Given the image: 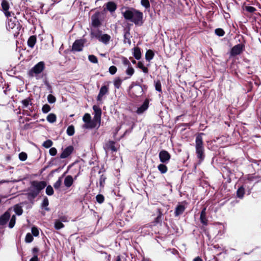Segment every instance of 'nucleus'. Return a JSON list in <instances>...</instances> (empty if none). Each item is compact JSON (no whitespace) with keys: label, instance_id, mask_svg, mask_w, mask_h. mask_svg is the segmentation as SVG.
<instances>
[{"label":"nucleus","instance_id":"obj_1","mask_svg":"<svg viewBox=\"0 0 261 261\" xmlns=\"http://www.w3.org/2000/svg\"><path fill=\"white\" fill-rule=\"evenodd\" d=\"M123 16L126 20L134 22L136 25H141L143 24V13L135 9H128L123 12Z\"/></svg>","mask_w":261,"mask_h":261},{"label":"nucleus","instance_id":"obj_2","mask_svg":"<svg viewBox=\"0 0 261 261\" xmlns=\"http://www.w3.org/2000/svg\"><path fill=\"white\" fill-rule=\"evenodd\" d=\"M46 186L45 181L34 180L31 182V186L29 188L28 194L33 198L37 196L40 191Z\"/></svg>","mask_w":261,"mask_h":261},{"label":"nucleus","instance_id":"obj_3","mask_svg":"<svg viewBox=\"0 0 261 261\" xmlns=\"http://www.w3.org/2000/svg\"><path fill=\"white\" fill-rule=\"evenodd\" d=\"M203 133H199L196 137L195 140V149L196 153L197 158L200 160L202 161L204 158V146L202 140V135Z\"/></svg>","mask_w":261,"mask_h":261},{"label":"nucleus","instance_id":"obj_4","mask_svg":"<svg viewBox=\"0 0 261 261\" xmlns=\"http://www.w3.org/2000/svg\"><path fill=\"white\" fill-rule=\"evenodd\" d=\"M32 100L33 98L31 97H27L20 101L22 105V109L24 112V113L28 116H30L31 113L33 112L34 111V109L32 107Z\"/></svg>","mask_w":261,"mask_h":261},{"label":"nucleus","instance_id":"obj_5","mask_svg":"<svg viewBox=\"0 0 261 261\" xmlns=\"http://www.w3.org/2000/svg\"><path fill=\"white\" fill-rule=\"evenodd\" d=\"M7 29L9 31H12L14 35H17L20 29V24L16 20V18L10 19L6 24Z\"/></svg>","mask_w":261,"mask_h":261},{"label":"nucleus","instance_id":"obj_6","mask_svg":"<svg viewBox=\"0 0 261 261\" xmlns=\"http://www.w3.org/2000/svg\"><path fill=\"white\" fill-rule=\"evenodd\" d=\"M44 68V64L43 62H40L33 67L29 71V75L34 76L35 75L40 73Z\"/></svg>","mask_w":261,"mask_h":261},{"label":"nucleus","instance_id":"obj_7","mask_svg":"<svg viewBox=\"0 0 261 261\" xmlns=\"http://www.w3.org/2000/svg\"><path fill=\"white\" fill-rule=\"evenodd\" d=\"M160 162L163 163H168L171 158L169 153L165 150H162L159 152V154Z\"/></svg>","mask_w":261,"mask_h":261},{"label":"nucleus","instance_id":"obj_8","mask_svg":"<svg viewBox=\"0 0 261 261\" xmlns=\"http://www.w3.org/2000/svg\"><path fill=\"white\" fill-rule=\"evenodd\" d=\"M83 120L85 122V124L84 125V128H92L95 127L94 122L91 120L90 114L88 113L85 114L83 116Z\"/></svg>","mask_w":261,"mask_h":261},{"label":"nucleus","instance_id":"obj_9","mask_svg":"<svg viewBox=\"0 0 261 261\" xmlns=\"http://www.w3.org/2000/svg\"><path fill=\"white\" fill-rule=\"evenodd\" d=\"M244 46L242 44L234 45L231 49L230 55L235 56L241 54L244 49Z\"/></svg>","mask_w":261,"mask_h":261},{"label":"nucleus","instance_id":"obj_10","mask_svg":"<svg viewBox=\"0 0 261 261\" xmlns=\"http://www.w3.org/2000/svg\"><path fill=\"white\" fill-rule=\"evenodd\" d=\"M84 43V41L82 39L75 40L72 45V50L75 51H82Z\"/></svg>","mask_w":261,"mask_h":261},{"label":"nucleus","instance_id":"obj_11","mask_svg":"<svg viewBox=\"0 0 261 261\" xmlns=\"http://www.w3.org/2000/svg\"><path fill=\"white\" fill-rule=\"evenodd\" d=\"M73 147L72 146H69L63 150L62 153L61 154L60 158L61 159H65L68 157L73 151Z\"/></svg>","mask_w":261,"mask_h":261},{"label":"nucleus","instance_id":"obj_12","mask_svg":"<svg viewBox=\"0 0 261 261\" xmlns=\"http://www.w3.org/2000/svg\"><path fill=\"white\" fill-rule=\"evenodd\" d=\"M109 92V88L107 86L103 85L100 89L99 92L98 94L97 100L101 101L103 96L107 94Z\"/></svg>","mask_w":261,"mask_h":261},{"label":"nucleus","instance_id":"obj_13","mask_svg":"<svg viewBox=\"0 0 261 261\" xmlns=\"http://www.w3.org/2000/svg\"><path fill=\"white\" fill-rule=\"evenodd\" d=\"M115 143L112 141H109L104 146V149L106 152L107 153L110 150L114 152L116 151L117 149L115 147Z\"/></svg>","mask_w":261,"mask_h":261},{"label":"nucleus","instance_id":"obj_14","mask_svg":"<svg viewBox=\"0 0 261 261\" xmlns=\"http://www.w3.org/2000/svg\"><path fill=\"white\" fill-rule=\"evenodd\" d=\"M143 90L140 85H136L133 88L132 94L135 97H139L143 94Z\"/></svg>","mask_w":261,"mask_h":261},{"label":"nucleus","instance_id":"obj_15","mask_svg":"<svg viewBox=\"0 0 261 261\" xmlns=\"http://www.w3.org/2000/svg\"><path fill=\"white\" fill-rule=\"evenodd\" d=\"M149 106V100L146 99L144 101L143 103L142 106L139 107L137 110V113L138 114H141L144 111H145L148 108Z\"/></svg>","mask_w":261,"mask_h":261},{"label":"nucleus","instance_id":"obj_16","mask_svg":"<svg viewBox=\"0 0 261 261\" xmlns=\"http://www.w3.org/2000/svg\"><path fill=\"white\" fill-rule=\"evenodd\" d=\"M10 214L8 212H6L2 216L0 217V225H4L7 223L9 219L10 218Z\"/></svg>","mask_w":261,"mask_h":261},{"label":"nucleus","instance_id":"obj_17","mask_svg":"<svg viewBox=\"0 0 261 261\" xmlns=\"http://www.w3.org/2000/svg\"><path fill=\"white\" fill-rule=\"evenodd\" d=\"M93 110L95 113L94 118L98 121H100L101 115V109L98 106L94 105L93 107Z\"/></svg>","mask_w":261,"mask_h":261},{"label":"nucleus","instance_id":"obj_18","mask_svg":"<svg viewBox=\"0 0 261 261\" xmlns=\"http://www.w3.org/2000/svg\"><path fill=\"white\" fill-rule=\"evenodd\" d=\"M73 181V177L71 175H68L65 178L64 184L66 188H68L72 185Z\"/></svg>","mask_w":261,"mask_h":261},{"label":"nucleus","instance_id":"obj_19","mask_svg":"<svg viewBox=\"0 0 261 261\" xmlns=\"http://www.w3.org/2000/svg\"><path fill=\"white\" fill-rule=\"evenodd\" d=\"M106 5L107 9L111 13L114 12L117 9L116 4L113 2H108Z\"/></svg>","mask_w":261,"mask_h":261},{"label":"nucleus","instance_id":"obj_20","mask_svg":"<svg viewBox=\"0 0 261 261\" xmlns=\"http://www.w3.org/2000/svg\"><path fill=\"white\" fill-rule=\"evenodd\" d=\"M133 54L136 60H139L141 58V53L140 48L138 47H135L133 49Z\"/></svg>","mask_w":261,"mask_h":261},{"label":"nucleus","instance_id":"obj_21","mask_svg":"<svg viewBox=\"0 0 261 261\" xmlns=\"http://www.w3.org/2000/svg\"><path fill=\"white\" fill-rule=\"evenodd\" d=\"M130 35L129 33V30H125L124 33V40L123 42L124 43H128L129 45L131 44V40L130 39Z\"/></svg>","mask_w":261,"mask_h":261},{"label":"nucleus","instance_id":"obj_22","mask_svg":"<svg viewBox=\"0 0 261 261\" xmlns=\"http://www.w3.org/2000/svg\"><path fill=\"white\" fill-rule=\"evenodd\" d=\"M111 39V36L107 34H102L99 41L105 44H108Z\"/></svg>","mask_w":261,"mask_h":261},{"label":"nucleus","instance_id":"obj_23","mask_svg":"<svg viewBox=\"0 0 261 261\" xmlns=\"http://www.w3.org/2000/svg\"><path fill=\"white\" fill-rule=\"evenodd\" d=\"M185 210L184 205L180 204L177 206L175 211V216H178L183 213Z\"/></svg>","mask_w":261,"mask_h":261},{"label":"nucleus","instance_id":"obj_24","mask_svg":"<svg viewBox=\"0 0 261 261\" xmlns=\"http://www.w3.org/2000/svg\"><path fill=\"white\" fill-rule=\"evenodd\" d=\"M36 42V37L32 36L29 37L28 40V45L29 47L33 48Z\"/></svg>","mask_w":261,"mask_h":261},{"label":"nucleus","instance_id":"obj_25","mask_svg":"<svg viewBox=\"0 0 261 261\" xmlns=\"http://www.w3.org/2000/svg\"><path fill=\"white\" fill-rule=\"evenodd\" d=\"M46 120L48 122L53 123L56 121L57 117L55 114L53 113H50L47 116Z\"/></svg>","mask_w":261,"mask_h":261},{"label":"nucleus","instance_id":"obj_26","mask_svg":"<svg viewBox=\"0 0 261 261\" xmlns=\"http://www.w3.org/2000/svg\"><path fill=\"white\" fill-rule=\"evenodd\" d=\"M245 194V188L243 186H241L237 191V196L240 198H242Z\"/></svg>","mask_w":261,"mask_h":261},{"label":"nucleus","instance_id":"obj_27","mask_svg":"<svg viewBox=\"0 0 261 261\" xmlns=\"http://www.w3.org/2000/svg\"><path fill=\"white\" fill-rule=\"evenodd\" d=\"M102 35V32L98 30L93 31L91 32V35L92 36V37L97 38V39H98V40H99L100 37H101Z\"/></svg>","mask_w":261,"mask_h":261},{"label":"nucleus","instance_id":"obj_28","mask_svg":"<svg viewBox=\"0 0 261 261\" xmlns=\"http://www.w3.org/2000/svg\"><path fill=\"white\" fill-rule=\"evenodd\" d=\"M154 57V53L151 50H148L145 54V59L147 61H150L153 59Z\"/></svg>","mask_w":261,"mask_h":261},{"label":"nucleus","instance_id":"obj_29","mask_svg":"<svg viewBox=\"0 0 261 261\" xmlns=\"http://www.w3.org/2000/svg\"><path fill=\"white\" fill-rule=\"evenodd\" d=\"M55 228L57 230H59L64 227V225L61 221L59 220H55Z\"/></svg>","mask_w":261,"mask_h":261},{"label":"nucleus","instance_id":"obj_30","mask_svg":"<svg viewBox=\"0 0 261 261\" xmlns=\"http://www.w3.org/2000/svg\"><path fill=\"white\" fill-rule=\"evenodd\" d=\"M122 81L120 77H116L114 80V85L117 89H119L122 84Z\"/></svg>","mask_w":261,"mask_h":261},{"label":"nucleus","instance_id":"obj_31","mask_svg":"<svg viewBox=\"0 0 261 261\" xmlns=\"http://www.w3.org/2000/svg\"><path fill=\"white\" fill-rule=\"evenodd\" d=\"M158 168L161 173H165L167 171V166L163 164L159 165Z\"/></svg>","mask_w":261,"mask_h":261},{"label":"nucleus","instance_id":"obj_32","mask_svg":"<svg viewBox=\"0 0 261 261\" xmlns=\"http://www.w3.org/2000/svg\"><path fill=\"white\" fill-rule=\"evenodd\" d=\"M134 72H135L134 69L133 68V67L131 65L127 67V68L125 71L126 74L127 75H128V78L132 76L134 74Z\"/></svg>","mask_w":261,"mask_h":261},{"label":"nucleus","instance_id":"obj_33","mask_svg":"<svg viewBox=\"0 0 261 261\" xmlns=\"http://www.w3.org/2000/svg\"><path fill=\"white\" fill-rule=\"evenodd\" d=\"M154 86H155V90L156 91H158L160 93L162 92V85H161V82L159 80L154 81Z\"/></svg>","mask_w":261,"mask_h":261},{"label":"nucleus","instance_id":"obj_34","mask_svg":"<svg viewBox=\"0 0 261 261\" xmlns=\"http://www.w3.org/2000/svg\"><path fill=\"white\" fill-rule=\"evenodd\" d=\"M14 210L16 214H17L18 216L21 215L23 212L22 207L18 205H16L14 206Z\"/></svg>","mask_w":261,"mask_h":261},{"label":"nucleus","instance_id":"obj_35","mask_svg":"<svg viewBox=\"0 0 261 261\" xmlns=\"http://www.w3.org/2000/svg\"><path fill=\"white\" fill-rule=\"evenodd\" d=\"M49 204V202L47 198L45 197L44 198L41 206L42 207H44L45 210L47 211L49 210V208L47 207Z\"/></svg>","mask_w":261,"mask_h":261},{"label":"nucleus","instance_id":"obj_36","mask_svg":"<svg viewBox=\"0 0 261 261\" xmlns=\"http://www.w3.org/2000/svg\"><path fill=\"white\" fill-rule=\"evenodd\" d=\"M141 4L146 9H149L150 7V4L148 0H141Z\"/></svg>","mask_w":261,"mask_h":261},{"label":"nucleus","instance_id":"obj_37","mask_svg":"<svg viewBox=\"0 0 261 261\" xmlns=\"http://www.w3.org/2000/svg\"><path fill=\"white\" fill-rule=\"evenodd\" d=\"M62 177H60L56 181V182L54 184V187L56 190H58L62 184Z\"/></svg>","mask_w":261,"mask_h":261},{"label":"nucleus","instance_id":"obj_38","mask_svg":"<svg viewBox=\"0 0 261 261\" xmlns=\"http://www.w3.org/2000/svg\"><path fill=\"white\" fill-rule=\"evenodd\" d=\"M67 134L69 136H72L74 134V128L73 125H70L67 129Z\"/></svg>","mask_w":261,"mask_h":261},{"label":"nucleus","instance_id":"obj_39","mask_svg":"<svg viewBox=\"0 0 261 261\" xmlns=\"http://www.w3.org/2000/svg\"><path fill=\"white\" fill-rule=\"evenodd\" d=\"M92 21L94 27H98L100 24V21L96 16H92Z\"/></svg>","mask_w":261,"mask_h":261},{"label":"nucleus","instance_id":"obj_40","mask_svg":"<svg viewBox=\"0 0 261 261\" xmlns=\"http://www.w3.org/2000/svg\"><path fill=\"white\" fill-rule=\"evenodd\" d=\"M15 221H16V216L15 215H13L11 217V218L10 219V221L9 223V227L10 228H12L14 226L15 224Z\"/></svg>","mask_w":261,"mask_h":261},{"label":"nucleus","instance_id":"obj_41","mask_svg":"<svg viewBox=\"0 0 261 261\" xmlns=\"http://www.w3.org/2000/svg\"><path fill=\"white\" fill-rule=\"evenodd\" d=\"M88 59L89 61L92 63H97L98 60L96 56L93 55H89L88 56Z\"/></svg>","mask_w":261,"mask_h":261},{"label":"nucleus","instance_id":"obj_42","mask_svg":"<svg viewBox=\"0 0 261 261\" xmlns=\"http://www.w3.org/2000/svg\"><path fill=\"white\" fill-rule=\"evenodd\" d=\"M215 32V34L218 36H223L225 34L224 30L220 28L216 29Z\"/></svg>","mask_w":261,"mask_h":261},{"label":"nucleus","instance_id":"obj_43","mask_svg":"<svg viewBox=\"0 0 261 261\" xmlns=\"http://www.w3.org/2000/svg\"><path fill=\"white\" fill-rule=\"evenodd\" d=\"M46 193L48 195H52L54 194V190L51 186H48L46 188Z\"/></svg>","mask_w":261,"mask_h":261},{"label":"nucleus","instance_id":"obj_44","mask_svg":"<svg viewBox=\"0 0 261 261\" xmlns=\"http://www.w3.org/2000/svg\"><path fill=\"white\" fill-rule=\"evenodd\" d=\"M200 220L201 223L204 225H207V220L206 219V216L205 215H200Z\"/></svg>","mask_w":261,"mask_h":261},{"label":"nucleus","instance_id":"obj_45","mask_svg":"<svg viewBox=\"0 0 261 261\" xmlns=\"http://www.w3.org/2000/svg\"><path fill=\"white\" fill-rule=\"evenodd\" d=\"M52 145L53 142L50 140H47L43 143V146L46 148H49Z\"/></svg>","mask_w":261,"mask_h":261},{"label":"nucleus","instance_id":"obj_46","mask_svg":"<svg viewBox=\"0 0 261 261\" xmlns=\"http://www.w3.org/2000/svg\"><path fill=\"white\" fill-rule=\"evenodd\" d=\"M50 110V106L47 105L45 104L43 106L42 108V111L43 113H47Z\"/></svg>","mask_w":261,"mask_h":261},{"label":"nucleus","instance_id":"obj_47","mask_svg":"<svg viewBox=\"0 0 261 261\" xmlns=\"http://www.w3.org/2000/svg\"><path fill=\"white\" fill-rule=\"evenodd\" d=\"M19 159L21 161H24L27 159V154L24 152H21L19 154Z\"/></svg>","mask_w":261,"mask_h":261},{"label":"nucleus","instance_id":"obj_48","mask_svg":"<svg viewBox=\"0 0 261 261\" xmlns=\"http://www.w3.org/2000/svg\"><path fill=\"white\" fill-rule=\"evenodd\" d=\"M33 240V237L32 235L30 233H28L25 236V241L27 243H31Z\"/></svg>","mask_w":261,"mask_h":261},{"label":"nucleus","instance_id":"obj_49","mask_svg":"<svg viewBox=\"0 0 261 261\" xmlns=\"http://www.w3.org/2000/svg\"><path fill=\"white\" fill-rule=\"evenodd\" d=\"M96 201L99 203H102L105 199L104 196L101 194H98L96 196Z\"/></svg>","mask_w":261,"mask_h":261},{"label":"nucleus","instance_id":"obj_50","mask_svg":"<svg viewBox=\"0 0 261 261\" xmlns=\"http://www.w3.org/2000/svg\"><path fill=\"white\" fill-rule=\"evenodd\" d=\"M56 97L51 94H49L47 96V100L49 103H53L56 101Z\"/></svg>","mask_w":261,"mask_h":261},{"label":"nucleus","instance_id":"obj_51","mask_svg":"<svg viewBox=\"0 0 261 261\" xmlns=\"http://www.w3.org/2000/svg\"><path fill=\"white\" fill-rule=\"evenodd\" d=\"M2 7L4 11H7L9 9V4L6 1H3L2 3Z\"/></svg>","mask_w":261,"mask_h":261},{"label":"nucleus","instance_id":"obj_52","mask_svg":"<svg viewBox=\"0 0 261 261\" xmlns=\"http://www.w3.org/2000/svg\"><path fill=\"white\" fill-rule=\"evenodd\" d=\"M117 70V68L115 66H111L109 69V72L112 75L116 73Z\"/></svg>","mask_w":261,"mask_h":261},{"label":"nucleus","instance_id":"obj_53","mask_svg":"<svg viewBox=\"0 0 261 261\" xmlns=\"http://www.w3.org/2000/svg\"><path fill=\"white\" fill-rule=\"evenodd\" d=\"M122 63L125 66H127L128 67L131 65L130 62L125 57H122Z\"/></svg>","mask_w":261,"mask_h":261},{"label":"nucleus","instance_id":"obj_54","mask_svg":"<svg viewBox=\"0 0 261 261\" xmlns=\"http://www.w3.org/2000/svg\"><path fill=\"white\" fill-rule=\"evenodd\" d=\"M32 233L35 237H37L39 235V230L36 227H33L32 228Z\"/></svg>","mask_w":261,"mask_h":261},{"label":"nucleus","instance_id":"obj_55","mask_svg":"<svg viewBox=\"0 0 261 261\" xmlns=\"http://www.w3.org/2000/svg\"><path fill=\"white\" fill-rule=\"evenodd\" d=\"M49 153L50 155L54 156L57 154V150L56 148L52 147L49 149Z\"/></svg>","mask_w":261,"mask_h":261},{"label":"nucleus","instance_id":"obj_56","mask_svg":"<svg viewBox=\"0 0 261 261\" xmlns=\"http://www.w3.org/2000/svg\"><path fill=\"white\" fill-rule=\"evenodd\" d=\"M245 9L247 11L250 13H253L256 10V9L252 6H246L245 7Z\"/></svg>","mask_w":261,"mask_h":261},{"label":"nucleus","instance_id":"obj_57","mask_svg":"<svg viewBox=\"0 0 261 261\" xmlns=\"http://www.w3.org/2000/svg\"><path fill=\"white\" fill-rule=\"evenodd\" d=\"M59 220L61 221L62 223L68 222V218L66 216H61L59 217Z\"/></svg>","mask_w":261,"mask_h":261},{"label":"nucleus","instance_id":"obj_58","mask_svg":"<svg viewBox=\"0 0 261 261\" xmlns=\"http://www.w3.org/2000/svg\"><path fill=\"white\" fill-rule=\"evenodd\" d=\"M105 179H106L105 177H103V175H101L100 176V178L99 179V184L101 187L103 186V184L105 182Z\"/></svg>","mask_w":261,"mask_h":261},{"label":"nucleus","instance_id":"obj_59","mask_svg":"<svg viewBox=\"0 0 261 261\" xmlns=\"http://www.w3.org/2000/svg\"><path fill=\"white\" fill-rule=\"evenodd\" d=\"M45 85L46 86L47 89L49 91V92L52 93L53 91H52L51 86L50 85V84L47 82H45Z\"/></svg>","mask_w":261,"mask_h":261},{"label":"nucleus","instance_id":"obj_60","mask_svg":"<svg viewBox=\"0 0 261 261\" xmlns=\"http://www.w3.org/2000/svg\"><path fill=\"white\" fill-rule=\"evenodd\" d=\"M158 211H159V215L158 216V217L155 219V222L156 223H159L160 221V219H161V216H162V214H161L160 210H159Z\"/></svg>","mask_w":261,"mask_h":261},{"label":"nucleus","instance_id":"obj_61","mask_svg":"<svg viewBox=\"0 0 261 261\" xmlns=\"http://www.w3.org/2000/svg\"><path fill=\"white\" fill-rule=\"evenodd\" d=\"M137 66L139 68L142 69L143 68H144L145 66L143 64V63L141 62H139L137 64Z\"/></svg>","mask_w":261,"mask_h":261},{"label":"nucleus","instance_id":"obj_62","mask_svg":"<svg viewBox=\"0 0 261 261\" xmlns=\"http://www.w3.org/2000/svg\"><path fill=\"white\" fill-rule=\"evenodd\" d=\"M200 215L206 216V207H204L201 212Z\"/></svg>","mask_w":261,"mask_h":261},{"label":"nucleus","instance_id":"obj_63","mask_svg":"<svg viewBox=\"0 0 261 261\" xmlns=\"http://www.w3.org/2000/svg\"><path fill=\"white\" fill-rule=\"evenodd\" d=\"M142 71L145 73H147L148 72V69L147 67H144V68H143L142 69Z\"/></svg>","mask_w":261,"mask_h":261},{"label":"nucleus","instance_id":"obj_64","mask_svg":"<svg viewBox=\"0 0 261 261\" xmlns=\"http://www.w3.org/2000/svg\"><path fill=\"white\" fill-rule=\"evenodd\" d=\"M30 261H38L37 256H34L30 260Z\"/></svg>","mask_w":261,"mask_h":261}]
</instances>
